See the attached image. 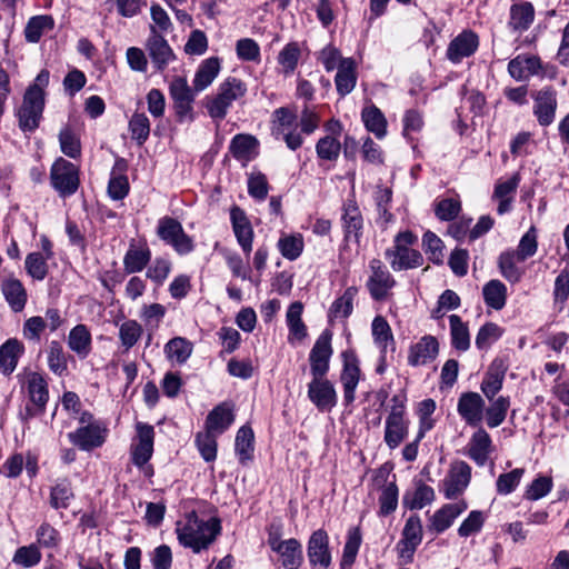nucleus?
<instances>
[{
	"label": "nucleus",
	"mask_w": 569,
	"mask_h": 569,
	"mask_svg": "<svg viewBox=\"0 0 569 569\" xmlns=\"http://www.w3.org/2000/svg\"><path fill=\"white\" fill-rule=\"evenodd\" d=\"M221 532V522L211 517L208 520L200 519L194 511L186 515L184 519L176 523L178 541L184 548H190L194 553L208 549Z\"/></svg>",
	"instance_id": "f257e3e1"
},
{
	"label": "nucleus",
	"mask_w": 569,
	"mask_h": 569,
	"mask_svg": "<svg viewBox=\"0 0 569 569\" xmlns=\"http://www.w3.org/2000/svg\"><path fill=\"white\" fill-rule=\"evenodd\" d=\"M50 73L41 70L23 96L22 104L18 111L19 127L22 131H34L39 127L44 108V89L49 84Z\"/></svg>",
	"instance_id": "f03ea898"
},
{
	"label": "nucleus",
	"mask_w": 569,
	"mask_h": 569,
	"mask_svg": "<svg viewBox=\"0 0 569 569\" xmlns=\"http://www.w3.org/2000/svg\"><path fill=\"white\" fill-rule=\"evenodd\" d=\"M406 400L403 395H396L391 398L383 435V441L390 450L398 448L409 432L410 421L406 413Z\"/></svg>",
	"instance_id": "7ed1b4c3"
},
{
	"label": "nucleus",
	"mask_w": 569,
	"mask_h": 569,
	"mask_svg": "<svg viewBox=\"0 0 569 569\" xmlns=\"http://www.w3.org/2000/svg\"><path fill=\"white\" fill-rule=\"evenodd\" d=\"M246 93L247 86L241 79L228 77L219 84L217 93L207 100L209 116L218 120L224 119L232 103Z\"/></svg>",
	"instance_id": "20e7f679"
},
{
	"label": "nucleus",
	"mask_w": 569,
	"mask_h": 569,
	"mask_svg": "<svg viewBox=\"0 0 569 569\" xmlns=\"http://www.w3.org/2000/svg\"><path fill=\"white\" fill-rule=\"evenodd\" d=\"M416 240V236L410 231H403L396 236L393 247L386 251V258L393 270L412 269L422 264L421 253L410 248Z\"/></svg>",
	"instance_id": "39448f33"
},
{
	"label": "nucleus",
	"mask_w": 569,
	"mask_h": 569,
	"mask_svg": "<svg viewBox=\"0 0 569 569\" xmlns=\"http://www.w3.org/2000/svg\"><path fill=\"white\" fill-rule=\"evenodd\" d=\"M423 530L418 515H411L402 529L401 538L396 546L397 555L405 565L411 563L415 552L422 541Z\"/></svg>",
	"instance_id": "423d86ee"
},
{
	"label": "nucleus",
	"mask_w": 569,
	"mask_h": 569,
	"mask_svg": "<svg viewBox=\"0 0 569 569\" xmlns=\"http://www.w3.org/2000/svg\"><path fill=\"white\" fill-rule=\"evenodd\" d=\"M157 233L181 256L188 254L194 249L191 237L184 232L181 223L171 217H163L159 220Z\"/></svg>",
	"instance_id": "0eeeda50"
},
{
	"label": "nucleus",
	"mask_w": 569,
	"mask_h": 569,
	"mask_svg": "<svg viewBox=\"0 0 569 569\" xmlns=\"http://www.w3.org/2000/svg\"><path fill=\"white\" fill-rule=\"evenodd\" d=\"M50 179L61 197L71 196L79 187V170L72 162L59 158L52 164Z\"/></svg>",
	"instance_id": "6e6552de"
},
{
	"label": "nucleus",
	"mask_w": 569,
	"mask_h": 569,
	"mask_svg": "<svg viewBox=\"0 0 569 569\" xmlns=\"http://www.w3.org/2000/svg\"><path fill=\"white\" fill-rule=\"evenodd\" d=\"M308 398L321 412H329L337 405L335 386L326 376L312 377L308 383Z\"/></svg>",
	"instance_id": "1a4fd4ad"
},
{
	"label": "nucleus",
	"mask_w": 569,
	"mask_h": 569,
	"mask_svg": "<svg viewBox=\"0 0 569 569\" xmlns=\"http://www.w3.org/2000/svg\"><path fill=\"white\" fill-rule=\"evenodd\" d=\"M307 556L312 568L330 569L332 557L329 548V537L323 529H318L310 536L307 545Z\"/></svg>",
	"instance_id": "9d476101"
},
{
	"label": "nucleus",
	"mask_w": 569,
	"mask_h": 569,
	"mask_svg": "<svg viewBox=\"0 0 569 569\" xmlns=\"http://www.w3.org/2000/svg\"><path fill=\"white\" fill-rule=\"evenodd\" d=\"M331 355V332L325 330L318 337L309 353L310 372L312 377L327 376Z\"/></svg>",
	"instance_id": "9b49d317"
},
{
	"label": "nucleus",
	"mask_w": 569,
	"mask_h": 569,
	"mask_svg": "<svg viewBox=\"0 0 569 569\" xmlns=\"http://www.w3.org/2000/svg\"><path fill=\"white\" fill-rule=\"evenodd\" d=\"M470 479V466L465 461L453 462L442 482L445 497L447 499H456L467 489Z\"/></svg>",
	"instance_id": "f8f14e48"
},
{
	"label": "nucleus",
	"mask_w": 569,
	"mask_h": 569,
	"mask_svg": "<svg viewBox=\"0 0 569 569\" xmlns=\"http://www.w3.org/2000/svg\"><path fill=\"white\" fill-rule=\"evenodd\" d=\"M457 411L468 426L478 427L483 420L485 400L478 392H463L458 399Z\"/></svg>",
	"instance_id": "ddd939ff"
},
{
	"label": "nucleus",
	"mask_w": 569,
	"mask_h": 569,
	"mask_svg": "<svg viewBox=\"0 0 569 569\" xmlns=\"http://www.w3.org/2000/svg\"><path fill=\"white\" fill-rule=\"evenodd\" d=\"M533 114L542 127L550 126L556 118L558 108L557 92L551 87L542 88L533 98Z\"/></svg>",
	"instance_id": "4468645a"
},
{
	"label": "nucleus",
	"mask_w": 569,
	"mask_h": 569,
	"mask_svg": "<svg viewBox=\"0 0 569 569\" xmlns=\"http://www.w3.org/2000/svg\"><path fill=\"white\" fill-rule=\"evenodd\" d=\"M106 437L107 428L102 425L81 426L68 433L70 442L83 451L101 447L106 441Z\"/></svg>",
	"instance_id": "2eb2a0df"
},
{
	"label": "nucleus",
	"mask_w": 569,
	"mask_h": 569,
	"mask_svg": "<svg viewBox=\"0 0 569 569\" xmlns=\"http://www.w3.org/2000/svg\"><path fill=\"white\" fill-rule=\"evenodd\" d=\"M343 369L341 372V382L343 386V399L347 405H350L356 399V389L360 380V369L358 359L352 352L345 351Z\"/></svg>",
	"instance_id": "dca6fc26"
},
{
	"label": "nucleus",
	"mask_w": 569,
	"mask_h": 569,
	"mask_svg": "<svg viewBox=\"0 0 569 569\" xmlns=\"http://www.w3.org/2000/svg\"><path fill=\"white\" fill-rule=\"evenodd\" d=\"M439 353V342L436 337L426 335L409 348L408 365L411 367L426 366L433 361Z\"/></svg>",
	"instance_id": "f3484780"
},
{
	"label": "nucleus",
	"mask_w": 569,
	"mask_h": 569,
	"mask_svg": "<svg viewBox=\"0 0 569 569\" xmlns=\"http://www.w3.org/2000/svg\"><path fill=\"white\" fill-rule=\"evenodd\" d=\"M371 276L368 280V289L375 300H382L387 297L388 291L393 287L395 280L390 272L382 266L380 260L370 262Z\"/></svg>",
	"instance_id": "a211bd4d"
},
{
	"label": "nucleus",
	"mask_w": 569,
	"mask_h": 569,
	"mask_svg": "<svg viewBox=\"0 0 569 569\" xmlns=\"http://www.w3.org/2000/svg\"><path fill=\"white\" fill-rule=\"evenodd\" d=\"M137 432L138 443L132 447L131 458L136 466L142 467L152 456L154 430L152 426L139 422Z\"/></svg>",
	"instance_id": "6ab92c4d"
},
{
	"label": "nucleus",
	"mask_w": 569,
	"mask_h": 569,
	"mask_svg": "<svg viewBox=\"0 0 569 569\" xmlns=\"http://www.w3.org/2000/svg\"><path fill=\"white\" fill-rule=\"evenodd\" d=\"M147 50L151 58L153 66L158 70H163L172 60L174 53L167 40L157 32L154 27H151V36L147 42Z\"/></svg>",
	"instance_id": "aec40b11"
},
{
	"label": "nucleus",
	"mask_w": 569,
	"mask_h": 569,
	"mask_svg": "<svg viewBox=\"0 0 569 569\" xmlns=\"http://www.w3.org/2000/svg\"><path fill=\"white\" fill-rule=\"evenodd\" d=\"M478 46V36L472 31H463L449 43L447 58L453 63H459L462 59L473 54Z\"/></svg>",
	"instance_id": "412c9836"
},
{
	"label": "nucleus",
	"mask_w": 569,
	"mask_h": 569,
	"mask_svg": "<svg viewBox=\"0 0 569 569\" xmlns=\"http://www.w3.org/2000/svg\"><path fill=\"white\" fill-rule=\"evenodd\" d=\"M230 220L237 241L244 253L249 254L252 250L253 229L244 211L239 207H233L230 211Z\"/></svg>",
	"instance_id": "4be33fe9"
},
{
	"label": "nucleus",
	"mask_w": 569,
	"mask_h": 569,
	"mask_svg": "<svg viewBox=\"0 0 569 569\" xmlns=\"http://www.w3.org/2000/svg\"><path fill=\"white\" fill-rule=\"evenodd\" d=\"M493 449L490 435L483 428H479L473 432L468 442V456L479 467H483L487 463Z\"/></svg>",
	"instance_id": "5701e85b"
},
{
	"label": "nucleus",
	"mask_w": 569,
	"mask_h": 569,
	"mask_svg": "<svg viewBox=\"0 0 569 569\" xmlns=\"http://www.w3.org/2000/svg\"><path fill=\"white\" fill-rule=\"evenodd\" d=\"M468 505L465 500L453 503H447L437 510L431 517L429 529L441 533L451 527L453 521L467 510Z\"/></svg>",
	"instance_id": "b1692460"
},
{
	"label": "nucleus",
	"mask_w": 569,
	"mask_h": 569,
	"mask_svg": "<svg viewBox=\"0 0 569 569\" xmlns=\"http://www.w3.org/2000/svg\"><path fill=\"white\" fill-rule=\"evenodd\" d=\"M541 69L542 62L537 56L519 54L508 63V72L517 81L528 80Z\"/></svg>",
	"instance_id": "393cba45"
},
{
	"label": "nucleus",
	"mask_w": 569,
	"mask_h": 569,
	"mask_svg": "<svg viewBox=\"0 0 569 569\" xmlns=\"http://www.w3.org/2000/svg\"><path fill=\"white\" fill-rule=\"evenodd\" d=\"M342 223L347 241H359L363 220L360 209L353 199H348L343 204Z\"/></svg>",
	"instance_id": "a878e982"
},
{
	"label": "nucleus",
	"mask_w": 569,
	"mask_h": 569,
	"mask_svg": "<svg viewBox=\"0 0 569 569\" xmlns=\"http://www.w3.org/2000/svg\"><path fill=\"white\" fill-rule=\"evenodd\" d=\"M272 551L278 555L284 569H299L303 562L302 545L296 538L284 539Z\"/></svg>",
	"instance_id": "bb28decb"
},
{
	"label": "nucleus",
	"mask_w": 569,
	"mask_h": 569,
	"mask_svg": "<svg viewBox=\"0 0 569 569\" xmlns=\"http://www.w3.org/2000/svg\"><path fill=\"white\" fill-rule=\"evenodd\" d=\"M232 408L223 402L214 407L206 419V430L214 435L223 433L233 422Z\"/></svg>",
	"instance_id": "cd10ccee"
},
{
	"label": "nucleus",
	"mask_w": 569,
	"mask_h": 569,
	"mask_svg": "<svg viewBox=\"0 0 569 569\" xmlns=\"http://www.w3.org/2000/svg\"><path fill=\"white\" fill-rule=\"evenodd\" d=\"M221 69L220 59L210 57L204 59L198 67L193 78V90L201 92L207 89L218 77Z\"/></svg>",
	"instance_id": "c85d7f7f"
},
{
	"label": "nucleus",
	"mask_w": 569,
	"mask_h": 569,
	"mask_svg": "<svg viewBox=\"0 0 569 569\" xmlns=\"http://www.w3.org/2000/svg\"><path fill=\"white\" fill-rule=\"evenodd\" d=\"M258 141L250 134H237L232 138L229 150L232 156L246 166L257 157Z\"/></svg>",
	"instance_id": "c756f323"
},
{
	"label": "nucleus",
	"mask_w": 569,
	"mask_h": 569,
	"mask_svg": "<svg viewBox=\"0 0 569 569\" xmlns=\"http://www.w3.org/2000/svg\"><path fill=\"white\" fill-rule=\"evenodd\" d=\"M535 19V8L531 2L515 3L510 8L509 27L519 33L528 30Z\"/></svg>",
	"instance_id": "7c9ffc66"
},
{
	"label": "nucleus",
	"mask_w": 569,
	"mask_h": 569,
	"mask_svg": "<svg viewBox=\"0 0 569 569\" xmlns=\"http://www.w3.org/2000/svg\"><path fill=\"white\" fill-rule=\"evenodd\" d=\"M1 290L12 311L20 312L23 310L28 295L20 280L16 278H8L3 280Z\"/></svg>",
	"instance_id": "2f4dec72"
},
{
	"label": "nucleus",
	"mask_w": 569,
	"mask_h": 569,
	"mask_svg": "<svg viewBox=\"0 0 569 569\" xmlns=\"http://www.w3.org/2000/svg\"><path fill=\"white\" fill-rule=\"evenodd\" d=\"M357 72L356 62L352 58H347L339 63V69L335 77V84L337 92L345 97L349 94L356 87Z\"/></svg>",
	"instance_id": "473e14b6"
},
{
	"label": "nucleus",
	"mask_w": 569,
	"mask_h": 569,
	"mask_svg": "<svg viewBox=\"0 0 569 569\" xmlns=\"http://www.w3.org/2000/svg\"><path fill=\"white\" fill-rule=\"evenodd\" d=\"M518 174L512 176L506 181L497 182L493 190V198L499 201L497 212L505 214L511 210V202L519 184Z\"/></svg>",
	"instance_id": "72a5a7b5"
},
{
	"label": "nucleus",
	"mask_w": 569,
	"mask_h": 569,
	"mask_svg": "<svg viewBox=\"0 0 569 569\" xmlns=\"http://www.w3.org/2000/svg\"><path fill=\"white\" fill-rule=\"evenodd\" d=\"M27 388L30 400L40 410H43L49 399L48 383L44 377L39 372L28 373Z\"/></svg>",
	"instance_id": "f704fd0d"
},
{
	"label": "nucleus",
	"mask_w": 569,
	"mask_h": 569,
	"mask_svg": "<svg viewBox=\"0 0 569 569\" xmlns=\"http://www.w3.org/2000/svg\"><path fill=\"white\" fill-rule=\"evenodd\" d=\"M361 119L368 131L372 132L378 139L387 136V119L382 111L375 104L367 106L361 111Z\"/></svg>",
	"instance_id": "c9c22d12"
},
{
	"label": "nucleus",
	"mask_w": 569,
	"mask_h": 569,
	"mask_svg": "<svg viewBox=\"0 0 569 569\" xmlns=\"http://www.w3.org/2000/svg\"><path fill=\"white\" fill-rule=\"evenodd\" d=\"M518 254L513 250H507L500 253L498 259V266L502 277L511 282L517 283L521 280L525 270L519 267Z\"/></svg>",
	"instance_id": "e433bc0d"
},
{
	"label": "nucleus",
	"mask_w": 569,
	"mask_h": 569,
	"mask_svg": "<svg viewBox=\"0 0 569 569\" xmlns=\"http://www.w3.org/2000/svg\"><path fill=\"white\" fill-rule=\"evenodd\" d=\"M54 28V20L51 16L40 14L31 17L24 28V38L30 43H37L41 37Z\"/></svg>",
	"instance_id": "4c0bfd02"
},
{
	"label": "nucleus",
	"mask_w": 569,
	"mask_h": 569,
	"mask_svg": "<svg viewBox=\"0 0 569 569\" xmlns=\"http://www.w3.org/2000/svg\"><path fill=\"white\" fill-rule=\"evenodd\" d=\"M68 346L80 358H86L91 351V333L84 325H77L68 336Z\"/></svg>",
	"instance_id": "58836bf2"
},
{
	"label": "nucleus",
	"mask_w": 569,
	"mask_h": 569,
	"mask_svg": "<svg viewBox=\"0 0 569 569\" xmlns=\"http://www.w3.org/2000/svg\"><path fill=\"white\" fill-rule=\"evenodd\" d=\"M253 441L254 435L252 429L248 426H242L238 430L234 441L236 455L241 465H246L252 459L254 450Z\"/></svg>",
	"instance_id": "ea45409f"
},
{
	"label": "nucleus",
	"mask_w": 569,
	"mask_h": 569,
	"mask_svg": "<svg viewBox=\"0 0 569 569\" xmlns=\"http://www.w3.org/2000/svg\"><path fill=\"white\" fill-rule=\"evenodd\" d=\"M192 350V343L182 337H174L164 346L168 360L178 365L184 363L190 358Z\"/></svg>",
	"instance_id": "a19ab883"
},
{
	"label": "nucleus",
	"mask_w": 569,
	"mask_h": 569,
	"mask_svg": "<svg viewBox=\"0 0 569 569\" xmlns=\"http://www.w3.org/2000/svg\"><path fill=\"white\" fill-rule=\"evenodd\" d=\"M123 168V160H118L111 171V177L108 183V193L113 200H122L129 192L128 178L122 173Z\"/></svg>",
	"instance_id": "79ce46f5"
},
{
	"label": "nucleus",
	"mask_w": 569,
	"mask_h": 569,
	"mask_svg": "<svg viewBox=\"0 0 569 569\" xmlns=\"http://www.w3.org/2000/svg\"><path fill=\"white\" fill-rule=\"evenodd\" d=\"M151 258V252L146 247L131 246L124 254L123 267L127 273L140 272Z\"/></svg>",
	"instance_id": "37998d69"
},
{
	"label": "nucleus",
	"mask_w": 569,
	"mask_h": 569,
	"mask_svg": "<svg viewBox=\"0 0 569 569\" xmlns=\"http://www.w3.org/2000/svg\"><path fill=\"white\" fill-rule=\"evenodd\" d=\"M451 345L458 351H467L470 348V335L468 326L457 315L449 316Z\"/></svg>",
	"instance_id": "c03bdc74"
},
{
	"label": "nucleus",
	"mask_w": 569,
	"mask_h": 569,
	"mask_svg": "<svg viewBox=\"0 0 569 569\" xmlns=\"http://www.w3.org/2000/svg\"><path fill=\"white\" fill-rule=\"evenodd\" d=\"M303 306L301 302H293L287 310V325L289 328V341L291 338L302 340L307 336V327L303 323L302 316Z\"/></svg>",
	"instance_id": "a18cd8bd"
},
{
	"label": "nucleus",
	"mask_w": 569,
	"mask_h": 569,
	"mask_svg": "<svg viewBox=\"0 0 569 569\" xmlns=\"http://www.w3.org/2000/svg\"><path fill=\"white\" fill-rule=\"evenodd\" d=\"M277 247L283 258L295 261L303 251V237L300 233L282 234L278 240Z\"/></svg>",
	"instance_id": "49530a36"
},
{
	"label": "nucleus",
	"mask_w": 569,
	"mask_h": 569,
	"mask_svg": "<svg viewBox=\"0 0 569 569\" xmlns=\"http://www.w3.org/2000/svg\"><path fill=\"white\" fill-rule=\"evenodd\" d=\"M435 499L433 489L422 482L418 483L413 492H407L403 505L410 510H419L430 505Z\"/></svg>",
	"instance_id": "de8ad7c7"
},
{
	"label": "nucleus",
	"mask_w": 569,
	"mask_h": 569,
	"mask_svg": "<svg viewBox=\"0 0 569 569\" xmlns=\"http://www.w3.org/2000/svg\"><path fill=\"white\" fill-rule=\"evenodd\" d=\"M22 352V345L18 340H8L0 347V371L10 375L17 367L18 358Z\"/></svg>",
	"instance_id": "09e8293b"
},
{
	"label": "nucleus",
	"mask_w": 569,
	"mask_h": 569,
	"mask_svg": "<svg viewBox=\"0 0 569 569\" xmlns=\"http://www.w3.org/2000/svg\"><path fill=\"white\" fill-rule=\"evenodd\" d=\"M490 406L483 411L486 416V422L489 428L499 427L506 419L507 412L510 407L509 397L500 396L493 400H490Z\"/></svg>",
	"instance_id": "8fccbe9b"
},
{
	"label": "nucleus",
	"mask_w": 569,
	"mask_h": 569,
	"mask_svg": "<svg viewBox=\"0 0 569 569\" xmlns=\"http://www.w3.org/2000/svg\"><path fill=\"white\" fill-rule=\"evenodd\" d=\"M483 300L495 310H501L506 305L507 287L500 280H490L482 289Z\"/></svg>",
	"instance_id": "3c124183"
},
{
	"label": "nucleus",
	"mask_w": 569,
	"mask_h": 569,
	"mask_svg": "<svg viewBox=\"0 0 569 569\" xmlns=\"http://www.w3.org/2000/svg\"><path fill=\"white\" fill-rule=\"evenodd\" d=\"M73 496L70 481L68 479H60L50 490V506L53 509H67Z\"/></svg>",
	"instance_id": "603ef678"
},
{
	"label": "nucleus",
	"mask_w": 569,
	"mask_h": 569,
	"mask_svg": "<svg viewBox=\"0 0 569 569\" xmlns=\"http://www.w3.org/2000/svg\"><path fill=\"white\" fill-rule=\"evenodd\" d=\"M297 129V116L293 111L288 108L281 107L272 113V133L277 139H280V134Z\"/></svg>",
	"instance_id": "864d4df0"
},
{
	"label": "nucleus",
	"mask_w": 569,
	"mask_h": 569,
	"mask_svg": "<svg viewBox=\"0 0 569 569\" xmlns=\"http://www.w3.org/2000/svg\"><path fill=\"white\" fill-rule=\"evenodd\" d=\"M385 485L381 487V493L379 496V515L388 516L392 513L398 507V487L396 481H387L385 479Z\"/></svg>",
	"instance_id": "5fc2aeb1"
},
{
	"label": "nucleus",
	"mask_w": 569,
	"mask_h": 569,
	"mask_svg": "<svg viewBox=\"0 0 569 569\" xmlns=\"http://www.w3.org/2000/svg\"><path fill=\"white\" fill-rule=\"evenodd\" d=\"M142 326L137 320H126L119 327V340L126 351L130 350L141 338Z\"/></svg>",
	"instance_id": "6e6d98bb"
},
{
	"label": "nucleus",
	"mask_w": 569,
	"mask_h": 569,
	"mask_svg": "<svg viewBox=\"0 0 569 569\" xmlns=\"http://www.w3.org/2000/svg\"><path fill=\"white\" fill-rule=\"evenodd\" d=\"M371 331L375 343L382 352H385L390 345H393L395 340L391 328L383 317L377 316L373 319Z\"/></svg>",
	"instance_id": "4d7b16f0"
},
{
	"label": "nucleus",
	"mask_w": 569,
	"mask_h": 569,
	"mask_svg": "<svg viewBox=\"0 0 569 569\" xmlns=\"http://www.w3.org/2000/svg\"><path fill=\"white\" fill-rule=\"evenodd\" d=\"M358 293L356 287H349L343 295L336 299L330 307V315L335 318H347L353 310V300Z\"/></svg>",
	"instance_id": "13d9d810"
},
{
	"label": "nucleus",
	"mask_w": 569,
	"mask_h": 569,
	"mask_svg": "<svg viewBox=\"0 0 569 569\" xmlns=\"http://www.w3.org/2000/svg\"><path fill=\"white\" fill-rule=\"evenodd\" d=\"M217 436L212 432L204 430L198 432L194 439L196 446L202 459L207 462H212L217 458Z\"/></svg>",
	"instance_id": "bf43d9fd"
},
{
	"label": "nucleus",
	"mask_w": 569,
	"mask_h": 569,
	"mask_svg": "<svg viewBox=\"0 0 569 569\" xmlns=\"http://www.w3.org/2000/svg\"><path fill=\"white\" fill-rule=\"evenodd\" d=\"M49 369L58 376H62L68 368L67 357L60 342L51 341L48 348Z\"/></svg>",
	"instance_id": "052dcab7"
},
{
	"label": "nucleus",
	"mask_w": 569,
	"mask_h": 569,
	"mask_svg": "<svg viewBox=\"0 0 569 569\" xmlns=\"http://www.w3.org/2000/svg\"><path fill=\"white\" fill-rule=\"evenodd\" d=\"M538 249L537 229L531 226L529 230L521 237L517 250H513L518 254V261H526L536 254Z\"/></svg>",
	"instance_id": "680f3d73"
},
{
	"label": "nucleus",
	"mask_w": 569,
	"mask_h": 569,
	"mask_svg": "<svg viewBox=\"0 0 569 569\" xmlns=\"http://www.w3.org/2000/svg\"><path fill=\"white\" fill-rule=\"evenodd\" d=\"M525 475L523 468H516L509 472L501 473L496 482L497 492L507 496L515 491Z\"/></svg>",
	"instance_id": "e2e57ef3"
},
{
	"label": "nucleus",
	"mask_w": 569,
	"mask_h": 569,
	"mask_svg": "<svg viewBox=\"0 0 569 569\" xmlns=\"http://www.w3.org/2000/svg\"><path fill=\"white\" fill-rule=\"evenodd\" d=\"M61 151L69 158L76 159L81 153L79 137L70 129L64 128L59 133Z\"/></svg>",
	"instance_id": "0e129e2a"
},
{
	"label": "nucleus",
	"mask_w": 569,
	"mask_h": 569,
	"mask_svg": "<svg viewBox=\"0 0 569 569\" xmlns=\"http://www.w3.org/2000/svg\"><path fill=\"white\" fill-rule=\"evenodd\" d=\"M300 58V48L298 43L290 42L279 52L278 62L286 74L292 73Z\"/></svg>",
	"instance_id": "69168bd1"
},
{
	"label": "nucleus",
	"mask_w": 569,
	"mask_h": 569,
	"mask_svg": "<svg viewBox=\"0 0 569 569\" xmlns=\"http://www.w3.org/2000/svg\"><path fill=\"white\" fill-rule=\"evenodd\" d=\"M505 378V371L493 370L491 368L486 375L485 379L481 382V391L486 396L488 400L496 399L495 397L502 388Z\"/></svg>",
	"instance_id": "338daca9"
},
{
	"label": "nucleus",
	"mask_w": 569,
	"mask_h": 569,
	"mask_svg": "<svg viewBox=\"0 0 569 569\" xmlns=\"http://www.w3.org/2000/svg\"><path fill=\"white\" fill-rule=\"evenodd\" d=\"M47 260L43 253H29L24 262L28 274L36 280H43L48 273Z\"/></svg>",
	"instance_id": "774afa93"
}]
</instances>
